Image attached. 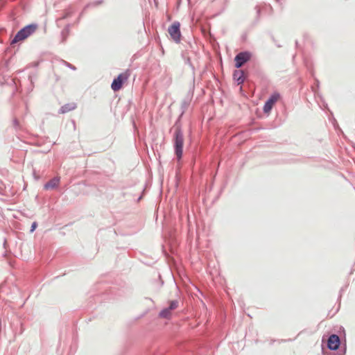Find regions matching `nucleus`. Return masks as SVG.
<instances>
[{"label": "nucleus", "mask_w": 355, "mask_h": 355, "mask_svg": "<svg viewBox=\"0 0 355 355\" xmlns=\"http://www.w3.org/2000/svg\"><path fill=\"white\" fill-rule=\"evenodd\" d=\"M180 27V24L179 22H174L171 26L168 27V32L171 39L177 43L180 42L181 37Z\"/></svg>", "instance_id": "nucleus-4"}, {"label": "nucleus", "mask_w": 355, "mask_h": 355, "mask_svg": "<svg viewBox=\"0 0 355 355\" xmlns=\"http://www.w3.org/2000/svg\"><path fill=\"white\" fill-rule=\"evenodd\" d=\"M130 76V71L126 70L124 72L120 73L116 78L114 79L111 88L113 91L116 92L120 90L123 83H125Z\"/></svg>", "instance_id": "nucleus-3"}, {"label": "nucleus", "mask_w": 355, "mask_h": 355, "mask_svg": "<svg viewBox=\"0 0 355 355\" xmlns=\"http://www.w3.org/2000/svg\"><path fill=\"white\" fill-rule=\"evenodd\" d=\"M36 227H37V223H36L35 222H34V223L32 224L31 231V232H33V231L35 230Z\"/></svg>", "instance_id": "nucleus-12"}, {"label": "nucleus", "mask_w": 355, "mask_h": 355, "mask_svg": "<svg viewBox=\"0 0 355 355\" xmlns=\"http://www.w3.org/2000/svg\"><path fill=\"white\" fill-rule=\"evenodd\" d=\"M38 26L35 24H29L17 32L11 42V44H16L28 38L37 29Z\"/></svg>", "instance_id": "nucleus-1"}, {"label": "nucleus", "mask_w": 355, "mask_h": 355, "mask_svg": "<svg viewBox=\"0 0 355 355\" xmlns=\"http://www.w3.org/2000/svg\"><path fill=\"white\" fill-rule=\"evenodd\" d=\"M184 137L180 129H177L175 132L174 148L175 155L178 159H180L183 153Z\"/></svg>", "instance_id": "nucleus-2"}, {"label": "nucleus", "mask_w": 355, "mask_h": 355, "mask_svg": "<svg viewBox=\"0 0 355 355\" xmlns=\"http://www.w3.org/2000/svg\"><path fill=\"white\" fill-rule=\"evenodd\" d=\"M59 182H60V179L58 178H55L52 179L51 180H50L49 182H48L45 184L44 187L46 189H53L58 185Z\"/></svg>", "instance_id": "nucleus-9"}, {"label": "nucleus", "mask_w": 355, "mask_h": 355, "mask_svg": "<svg viewBox=\"0 0 355 355\" xmlns=\"http://www.w3.org/2000/svg\"><path fill=\"white\" fill-rule=\"evenodd\" d=\"M178 307V302L177 301H171L170 302V305H169V309H171V311L175 309L176 308Z\"/></svg>", "instance_id": "nucleus-11"}, {"label": "nucleus", "mask_w": 355, "mask_h": 355, "mask_svg": "<svg viewBox=\"0 0 355 355\" xmlns=\"http://www.w3.org/2000/svg\"><path fill=\"white\" fill-rule=\"evenodd\" d=\"M171 311H172L169 309V308L164 309L159 313V317L167 319L170 318L171 316Z\"/></svg>", "instance_id": "nucleus-10"}, {"label": "nucleus", "mask_w": 355, "mask_h": 355, "mask_svg": "<svg viewBox=\"0 0 355 355\" xmlns=\"http://www.w3.org/2000/svg\"><path fill=\"white\" fill-rule=\"evenodd\" d=\"M250 58V53L247 52H241L237 54L234 58L235 67L240 68L243 64L248 62Z\"/></svg>", "instance_id": "nucleus-5"}, {"label": "nucleus", "mask_w": 355, "mask_h": 355, "mask_svg": "<svg viewBox=\"0 0 355 355\" xmlns=\"http://www.w3.org/2000/svg\"><path fill=\"white\" fill-rule=\"evenodd\" d=\"M244 73L242 70H236L234 72V79L238 82V84H241L244 81Z\"/></svg>", "instance_id": "nucleus-8"}, {"label": "nucleus", "mask_w": 355, "mask_h": 355, "mask_svg": "<svg viewBox=\"0 0 355 355\" xmlns=\"http://www.w3.org/2000/svg\"><path fill=\"white\" fill-rule=\"evenodd\" d=\"M328 347L331 350H336L339 347L340 345V338L336 335L333 334L329 336L327 343Z\"/></svg>", "instance_id": "nucleus-7"}, {"label": "nucleus", "mask_w": 355, "mask_h": 355, "mask_svg": "<svg viewBox=\"0 0 355 355\" xmlns=\"http://www.w3.org/2000/svg\"><path fill=\"white\" fill-rule=\"evenodd\" d=\"M279 94L277 93L273 94L269 99L266 102L263 106V111L268 113L272 108L275 103L279 100Z\"/></svg>", "instance_id": "nucleus-6"}]
</instances>
